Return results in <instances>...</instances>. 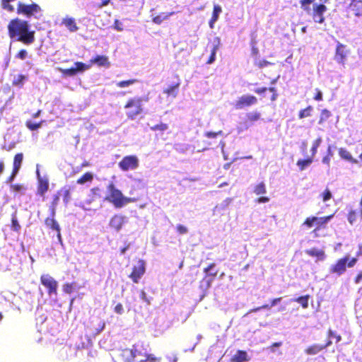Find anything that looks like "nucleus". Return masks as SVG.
I'll use <instances>...</instances> for the list:
<instances>
[{
	"instance_id": "obj_32",
	"label": "nucleus",
	"mask_w": 362,
	"mask_h": 362,
	"mask_svg": "<svg viewBox=\"0 0 362 362\" xmlns=\"http://www.w3.org/2000/svg\"><path fill=\"white\" fill-rule=\"evenodd\" d=\"M59 194H56L53 196L52 200L49 205V209L50 215H52V216L56 215L57 206L59 204Z\"/></svg>"
},
{
	"instance_id": "obj_34",
	"label": "nucleus",
	"mask_w": 362,
	"mask_h": 362,
	"mask_svg": "<svg viewBox=\"0 0 362 362\" xmlns=\"http://www.w3.org/2000/svg\"><path fill=\"white\" fill-rule=\"evenodd\" d=\"M27 79V77L23 74H18L12 81V85L18 88H22L24 81Z\"/></svg>"
},
{
	"instance_id": "obj_62",
	"label": "nucleus",
	"mask_w": 362,
	"mask_h": 362,
	"mask_svg": "<svg viewBox=\"0 0 362 362\" xmlns=\"http://www.w3.org/2000/svg\"><path fill=\"white\" fill-rule=\"evenodd\" d=\"M315 90L316 93L313 97L314 100L317 101H321L322 100V93L321 90H320L319 89H316Z\"/></svg>"
},
{
	"instance_id": "obj_38",
	"label": "nucleus",
	"mask_w": 362,
	"mask_h": 362,
	"mask_svg": "<svg viewBox=\"0 0 362 362\" xmlns=\"http://www.w3.org/2000/svg\"><path fill=\"white\" fill-rule=\"evenodd\" d=\"M313 110V107L311 105H308L305 109L301 110L298 113V117L300 119H303L305 117H308L311 116V112Z\"/></svg>"
},
{
	"instance_id": "obj_4",
	"label": "nucleus",
	"mask_w": 362,
	"mask_h": 362,
	"mask_svg": "<svg viewBox=\"0 0 362 362\" xmlns=\"http://www.w3.org/2000/svg\"><path fill=\"white\" fill-rule=\"evenodd\" d=\"M107 189L109 194L105 199L112 203L115 208H122L132 201L131 198L124 197L112 182L108 184Z\"/></svg>"
},
{
	"instance_id": "obj_43",
	"label": "nucleus",
	"mask_w": 362,
	"mask_h": 362,
	"mask_svg": "<svg viewBox=\"0 0 362 362\" xmlns=\"http://www.w3.org/2000/svg\"><path fill=\"white\" fill-rule=\"evenodd\" d=\"M347 219L351 225H353L357 219V212L355 210H351L347 214Z\"/></svg>"
},
{
	"instance_id": "obj_37",
	"label": "nucleus",
	"mask_w": 362,
	"mask_h": 362,
	"mask_svg": "<svg viewBox=\"0 0 362 362\" xmlns=\"http://www.w3.org/2000/svg\"><path fill=\"white\" fill-rule=\"evenodd\" d=\"M331 112L329 110L327 109H323L320 112V119L318 123L320 124H323L325 122H326L330 117H331Z\"/></svg>"
},
{
	"instance_id": "obj_44",
	"label": "nucleus",
	"mask_w": 362,
	"mask_h": 362,
	"mask_svg": "<svg viewBox=\"0 0 362 362\" xmlns=\"http://www.w3.org/2000/svg\"><path fill=\"white\" fill-rule=\"evenodd\" d=\"M63 201L65 204H67L71 200V187L64 188L63 189Z\"/></svg>"
},
{
	"instance_id": "obj_52",
	"label": "nucleus",
	"mask_w": 362,
	"mask_h": 362,
	"mask_svg": "<svg viewBox=\"0 0 362 362\" xmlns=\"http://www.w3.org/2000/svg\"><path fill=\"white\" fill-rule=\"evenodd\" d=\"M321 197L323 202H327L332 197V195L330 190L327 188L321 194Z\"/></svg>"
},
{
	"instance_id": "obj_53",
	"label": "nucleus",
	"mask_w": 362,
	"mask_h": 362,
	"mask_svg": "<svg viewBox=\"0 0 362 362\" xmlns=\"http://www.w3.org/2000/svg\"><path fill=\"white\" fill-rule=\"evenodd\" d=\"M223 132L218 131L217 132H206L204 133V136L209 139H214L216 138L218 135H222Z\"/></svg>"
},
{
	"instance_id": "obj_29",
	"label": "nucleus",
	"mask_w": 362,
	"mask_h": 362,
	"mask_svg": "<svg viewBox=\"0 0 362 362\" xmlns=\"http://www.w3.org/2000/svg\"><path fill=\"white\" fill-rule=\"evenodd\" d=\"M23 160V154L22 153H16L14 156L13 161V169L19 171Z\"/></svg>"
},
{
	"instance_id": "obj_25",
	"label": "nucleus",
	"mask_w": 362,
	"mask_h": 362,
	"mask_svg": "<svg viewBox=\"0 0 362 362\" xmlns=\"http://www.w3.org/2000/svg\"><path fill=\"white\" fill-rule=\"evenodd\" d=\"M180 85V79L177 78V81L173 85L169 86L167 88L163 90V93L168 96L176 97L178 92V88Z\"/></svg>"
},
{
	"instance_id": "obj_50",
	"label": "nucleus",
	"mask_w": 362,
	"mask_h": 362,
	"mask_svg": "<svg viewBox=\"0 0 362 362\" xmlns=\"http://www.w3.org/2000/svg\"><path fill=\"white\" fill-rule=\"evenodd\" d=\"M327 336L329 337V338H334L335 339V342L336 343H338L341 340V335L339 334H336L334 331H332V329H329L328 332H327Z\"/></svg>"
},
{
	"instance_id": "obj_51",
	"label": "nucleus",
	"mask_w": 362,
	"mask_h": 362,
	"mask_svg": "<svg viewBox=\"0 0 362 362\" xmlns=\"http://www.w3.org/2000/svg\"><path fill=\"white\" fill-rule=\"evenodd\" d=\"M28 55V53L26 49H22L18 51V52L16 54V58L24 60Z\"/></svg>"
},
{
	"instance_id": "obj_36",
	"label": "nucleus",
	"mask_w": 362,
	"mask_h": 362,
	"mask_svg": "<svg viewBox=\"0 0 362 362\" xmlns=\"http://www.w3.org/2000/svg\"><path fill=\"white\" fill-rule=\"evenodd\" d=\"M218 48H219V42L218 41V42L216 44L213 45V47L211 50V54L206 62L207 64H211L215 61L216 52H217V50L218 49Z\"/></svg>"
},
{
	"instance_id": "obj_10",
	"label": "nucleus",
	"mask_w": 362,
	"mask_h": 362,
	"mask_svg": "<svg viewBox=\"0 0 362 362\" xmlns=\"http://www.w3.org/2000/svg\"><path fill=\"white\" fill-rule=\"evenodd\" d=\"M257 103V98L252 95H243L235 103L234 107L236 110H242Z\"/></svg>"
},
{
	"instance_id": "obj_12",
	"label": "nucleus",
	"mask_w": 362,
	"mask_h": 362,
	"mask_svg": "<svg viewBox=\"0 0 362 362\" xmlns=\"http://www.w3.org/2000/svg\"><path fill=\"white\" fill-rule=\"evenodd\" d=\"M327 6L322 4H315L313 6L312 17L315 23L322 24L325 22L324 13L327 11Z\"/></svg>"
},
{
	"instance_id": "obj_27",
	"label": "nucleus",
	"mask_w": 362,
	"mask_h": 362,
	"mask_svg": "<svg viewBox=\"0 0 362 362\" xmlns=\"http://www.w3.org/2000/svg\"><path fill=\"white\" fill-rule=\"evenodd\" d=\"M93 180V174L90 172H86L77 179L76 183L78 185H84L86 183H90Z\"/></svg>"
},
{
	"instance_id": "obj_41",
	"label": "nucleus",
	"mask_w": 362,
	"mask_h": 362,
	"mask_svg": "<svg viewBox=\"0 0 362 362\" xmlns=\"http://www.w3.org/2000/svg\"><path fill=\"white\" fill-rule=\"evenodd\" d=\"M138 81L136 78H131L129 80L121 81L117 83V86L119 88H125L129 86L133 85Z\"/></svg>"
},
{
	"instance_id": "obj_19",
	"label": "nucleus",
	"mask_w": 362,
	"mask_h": 362,
	"mask_svg": "<svg viewBox=\"0 0 362 362\" xmlns=\"http://www.w3.org/2000/svg\"><path fill=\"white\" fill-rule=\"evenodd\" d=\"M62 24L65 25L70 32L74 33L78 30L76 22L72 17L66 16L62 19Z\"/></svg>"
},
{
	"instance_id": "obj_47",
	"label": "nucleus",
	"mask_w": 362,
	"mask_h": 362,
	"mask_svg": "<svg viewBox=\"0 0 362 362\" xmlns=\"http://www.w3.org/2000/svg\"><path fill=\"white\" fill-rule=\"evenodd\" d=\"M105 321L100 320L98 323V327L93 328V332H94L95 334H98L105 329Z\"/></svg>"
},
{
	"instance_id": "obj_30",
	"label": "nucleus",
	"mask_w": 362,
	"mask_h": 362,
	"mask_svg": "<svg viewBox=\"0 0 362 362\" xmlns=\"http://www.w3.org/2000/svg\"><path fill=\"white\" fill-rule=\"evenodd\" d=\"M313 162V157H308L305 159H300L297 161L296 165L299 168L300 170H304L308 166H309Z\"/></svg>"
},
{
	"instance_id": "obj_17",
	"label": "nucleus",
	"mask_w": 362,
	"mask_h": 362,
	"mask_svg": "<svg viewBox=\"0 0 362 362\" xmlns=\"http://www.w3.org/2000/svg\"><path fill=\"white\" fill-rule=\"evenodd\" d=\"M347 53L348 50L346 49V46L338 42L336 47L334 59L338 63L344 64L346 59Z\"/></svg>"
},
{
	"instance_id": "obj_16",
	"label": "nucleus",
	"mask_w": 362,
	"mask_h": 362,
	"mask_svg": "<svg viewBox=\"0 0 362 362\" xmlns=\"http://www.w3.org/2000/svg\"><path fill=\"white\" fill-rule=\"evenodd\" d=\"M55 216L50 215L49 217H47L45 219V224L49 229L54 230L57 232V236L59 242H62V235H61V229L58 222L54 218Z\"/></svg>"
},
{
	"instance_id": "obj_39",
	"label": "nucleus",
	"mask_w": 362,
	"mask_h": 362,
	"mask_svg": "<svg viewBox=\"0 0 362 362\" xmlns=\"http://www.w3.org/2000/svg\"><path fill=\"white\" fill-rule=\"evenodd\" d=\"M63 291L66 293H72L76 289V283H65L62 287Z\"/></svg>"
},
{
	"instance_id": "obj_3",
	"label": "nucleus",
	"mask_w": 362,
	"mask_h": 362,
	"mask_svg": "<svg viewBox=\"0 0 362 362\" xmlns=\"http://www.w3.org/2000/svg\"><path fill=\"white\" fill-rule=\"evenodd\" d=\"M144 101H148V98L133 97L127 100L124 108L129 119L134 120L144 112Z\"/></svg>"
},
{
	"instance_id": "obj_15",
	"label": "nucleus",
	"mask_w": 362,
	"mask_h": 362,
	"mask_svg": "<svg viewBox=\"0 0 362 362\" xmlns=\"http://www.w3.org/2000/svg\"><path fill=\"white\" fill-rule=\"evenodd\" d=\"M126 223V217L122 214H117L113 215L109 222V226L112 229L118 232Z\"/></svg>"
},
{
	"instance_id": "obj_18",
	"label": "nucleus",
	"mask_w": 362,
	"mask_h": 362,
	"mask_svg": "<svg viewBox=\"0 0 362 362\" xmlns=\"http://www.w3.org/2000/svg\"><path fill=\"white\" fill-rule=\"evenodd\" d=\"M250 360L246 351L238 350L230 358V362H248Z\"/></svg>"
},
{
	"instance_id": "obj_1",
	"label": "nucleus",
	"mask_w": 362,
	"mask_h": 362,
	"mask_svg": "<svg viewBox=\"0 0 362 362\" xmlns=\"http://www.w3.org/2000/svg\"><path fill=\"white\" fill-rule=\"evenodd\" d=\"M8 35L12 40L19 41L24 45H31L35 40V30H30L27 21L18 18L11 20L7 26Z\"/></svg>"
},
{
	"instance_id": "obj_5",
	"label": "nucleus",
	"mask_w": 362,
	"mask_h": 362,
	"mask_svg": "<svg viewBox=\"0 0 362 362\" xmlns=\"http://www.w3.org/2000/svg\"><path fill=\"white\" fill-rule=\"evenodd\" d=\"M16 12L18 14H22L26 16L27 18L35 16V18H38L39 16H37L36 15L38 13H41L42 8L36 3L25 4L22 2H18Z\"/></svg>"
},
{
	"instance_id": "obj_28",
	"label": "nucleus",
	"mask_w": 362,
	"mask_h": 362,
	"mask_svg": "<svg viewBox=\"0 0 362 362\" xmlns=\"http://www.w3.org/2000/svg\"><path fill=\"white\" fill-rule=\"evenodd\" d=\"M261 119V114L259 112H250L246 114L245 119L246 122L250 124L259 120Z\"/></svg>"
},
{
	"instance_id": "obj_56",
	"label": "nucleus",
	"mask_w": 362,
	"mask_h": 362,
	"mask_svg": "<svg viewBox=\"0 0 362 362\" xmlns=\"http://www.w3.org/2000/svg\"><path fill=\"white\" fill-rule=\"evenodd\" d=\"M18 172L19 171L12 169L11 175L6 178V182L7 183H11L13 181V180L15 179V177H16V175H18Z\"/></svg>"
},
{
	"instance_id": "obj_45",
	"label": "nucleus",
	"mask_w": 362,
	"mask_h": 362,
	"mask_svg": "<svg viewBox=\"0 0 362 362\" xmlns=\"http://www.w3.org/2000/svg\"><path fill=\"white\" fill-rule=\"evenodd\" d=\"M168 129V125L165 123H160L151 127L152 131L165 132Z\"/></svg>"
},
{
	"instance_id": "obj_33",
	"label": "nucleus",
	"mask_w": 362,
	"mask_h": 362,
	"mask_svg": "<svg viewBox=\"0 0 362 362\" xmlns=\"http://www.w3.org/2000/svg\"><path fill=\"white\" fill-rule=\"evenodd\" d=\"M310 298V295H305L299 296L296 298L293 299L292 300L299 303L303 309H306L308 308V300Z\"/></svg>"
},
{
	"instance_id": "obj_42",
	"label": "nucleus",
	"mask_w": 362,
	"mask_h": 362,
	"mask_svg": "<svg viewBox=\"0 0 362 362\" xmlns=\"http://www.w3.org/2000/svg\"><path fill=\"white\" fill-rule=\"evenodd\" d=\"M322 142L321 138H317L315 139L313 143L311 148V157H314L317 151V148L320 146V144Z\"/></svg>"
},
{
	"instance_id": "obj_21",
	"label": "nucleus",
	"mask_w": 362,
	"mask_h": 362,
	"mask_svg": "<svg viewBox=\"0 0 362 362\" xmlns=\"http://www.w3.org/2000/svg\"><path fill=\"white\" fill-rule=\"evenodd\" d=\"M349 8L354 13L355 16H362V0H351Z\"/></svg>"
},
{
	"instance_id": "obj_2",
	"label": "nucleus",
	"mask_w": 362,
	"mask_h": 362,
	"mask_svg": "<svg viewBox=\"0 0 362 362\" xmlns=\"http://www.w3.org/2000/svg\"><path fill=\"white\" fill-rule=\"evenodd\" d=\"M143 356L135 345L131 349H124L119 351L116 356L117 362H136V358ZM146 358L138 362H160L161 358L153 354H145Z\"/></svg>"
},
{
	"instance_id": "obj_55",
	"label": "nucleus",
	"mask_w": 362,
	"mask_h": 362,
	"mask_svg": "<svg viewBox=\"0 0 362 362\" xmlns=\"http://www.w3.org/2000/svg\"><path fill=\"white\" fill-rule=\"evenodd\" d=\"M176 230H177V232L181 235L185 234L188 232L187 228L181 224H179L176 226Z\"/></svg>"
},
{
	"instance_id": "obj_54",
	"label": "nucleus",
	"mask_w": 362,
	"mask_h": 362,
	"mask_svg": "<svg viewBox=\"0 0 362 362\" xmlns=\"http://www.w3.org/2000/svg\"><path fill=\"white\" fill-rule=\"evenodd\" d=\"M169 14H165L163 16L158 15L153 18V21L156 24H160L163 20L167 19Z\"/></svg>"
},
{
	"instance_id": "obj_31",
	"label": "nucleus",
	"mask_w": 362,
	"mask_h": 362,
	"mask_svg": "<svg viewBox=\"0 0 362 362\" xmlns=\"http://www.w3.org/2000/svg\"><path fill=\"white\" fill-rule=\"evenodd\" d=\"M222 8L219 5H215L213 8V13L211 18L209 21L211 28H213V24L218 20L219 14L221 13Z\"/></svg>"
},
{
	"instance_id": "obj_49",
	"label": "nucleus",
	"mask_w": 362,
	"mask_h": 362,
	"mask_svg": "<svg viewBox=\"0 0 362 362\" xmlns=\"http://www.w3.org/2000/svg\"><path fill=\"white\" fill-rule=\"evenodd\" d=\"M42 122L33 123L30 121H27L25 123L26 127L31 131L37 130L40 127Z\"/></svg>"
},
{
	"instance_id": "obj_58",
	"label": "nucleus",
	"mask_w": 362,
	"mask_h": 362,
	"mask_svg": "<svg viewBox=\"0 0 362 362\" xmlns=\"http://www.w3.org/2000/svg\"><path fill=\"white\" fill-rule=\"evenodd\" d=\"M315 1V0H300L301 8H303L304 10L306 9V6L313 3Z\"/></svg>"
},
{
	"instance_id": "obj_48",
	"label": "nucleus",
	"mask_w": 362,
	"mask_h": 362,
	"mask_svg": "<svg viewBox=\"0 0 362 362\" xmlns=\"http://www.w3.org/2000/svg\"><path fill=\"white\" fill-rule=\"evenodd\" d=\"M62 73L64 76H73L77 74L74 67H71V68L66 69H62Z\"/></svg>"
},
{
	"instance_id": "obj_64",
	"label": "nucleus",
	"mask_w": 362,
	"mask_h": 362,
	"mask_svg": "<svg viewBox=\"0 0 362 362\" xmlns=\"http://www.w3.org/2000/svg\"><path fill=\"white\" fill-rule=\"evenodd\" d=\"M226 206V205H216L213 209L214 214H219Z\"/></svg>"
},
{
	"instance_id": "obj_22",
	"label": "nucleus",
	"mask_w": 362,
	"mask_h": 362,
	"mask_svg": "<svg viewBox=\"0 0 362 362\" xmlns=\"http://www.w3.org/2000/svg\"><path fill=\"white\" fill-rule=\"evenodd\" d=\"M305 253L310 257H315L318 260L322 261L325 259V253L324 250L315 247L305 250Z\"/></svg>"
},
{
	"instance_id": "obj_20",
	"label": "nucleus",
	"mask_w": 362,
	"mask_h": 362,
	"mask_svg": "<svg viewBox=\"0 0 362 362\" xmlns=\"http://www.w3.org/2000/svg\"><path fill=\"white\" fill-rule=\"evenodd\" d=\"M90 64H96L99 66L109 67L110 63L108 57L105 55H96L90 60Z\"/></svg>"
},
{
	"instance_id": "obj_35",
	"label": "nucleus",
	"mask_w": 362,
	"mask_h": 362,
	"mask_svg": "<svg viewBox=\"0 0 362 362\" xmlns=\"http://www.w3.org/2000/svg\"><path fill=\"white\" fill-rule=\"evenodd\" d=\"M253 192L257 195L265 194L267 192L265 184L263 182L257 184L254 187Z\"/></svg>"
},
{
	"instance_id": "obj_60",
	"label": "nucleus",
	"mask_w": 362,
	"mask_h": 362,
	"mask_svg": "<svg viewBox=\"0 0 362 362\" xmlns=\"http://www.w3.org/2000/svg\"><path fill=\"white\" fill-rule=\"evenodd\" d=\"M332 156V153L330 151H329L328 154L322 158V163L329 166V163H330V158H331Z\"/></svg>"
},
{
	"instance_id": "obj_7",
	"label": "nucleus",
	"mask_w": 362,
	"mask_h": 362,
	"mask_svg": "<svg viewBox=\"0 0 362 362\" xmlns=\"http://www.w3.org/2000/svg\"><path fill=\"white\" fill-rule=\"evenodd\" d=\"M146 272V262L144 259H139L136 264L132 267V271L129 277L134 284H138L140 279L144 276Z\"/></svg>"
},
{
	"instance_id": "obj_14",
	"label": "nucleus",
	"mask_w": 362,
	"mask_h": 362,
	"mask_svg": "<svg viewBox=\"0 0 362 362\" xmlns=\"http://www.w3.org/2000/svg\"><path fill=\"white\" fill-rule=\"evenodd\" d=\"M332 344V341L331 340H328L325 344H313L305 349L304 353L308 356L317 355Z\"/></svg>"
},
{
	"instance_id": "obj_11",
	"label": "nucleus",
	"mask_w": 362,
	"mask_h": 362,
	"mask_svg": "<svg viewBox=\"0 0 362 362\" xmlns=\"http://www.w3.org/2000/svg\"><path fill=\"white\" fill-rule=\"evenodd\" d=\"M348 260L349 256L347 255L337 259V262L329 267V272L338 276L342 275L346 271V263Z\"/></svg>"
},
{
	"instance_id": "obj_46",
	"label": "nucleus",
	"mask_w": 362,
	"mask_h": 362,
	"mask_svg": "<svg viewBox=\"0 0 362 362\" xmlns=\"http://www.w3.org/2000/svg\"><path fill=\"white\" fill-rule=\"evenodd\" d=\"M10 187L11 190L14 192H23L26 189L25 187L22 184H13Z\"/></svg>"
},
{
	"instance_id": "obj_24",
	"label": "nucleus",
	"mask_w": 362,
	"mask_h": 362,
	"mask_svg": "<svg viewBox=\"0 0 362 362\" xmlns=\"http://www.w3.org/2000/svg\"><path fill=\"white\" fill-rule=\"evenodd\" d=\"M215 263H211L209 265H208V267L204 269V272L206 274V276L210 277V279L207 281L206 288H209L211 286V282L218 274L217 270L214 271V272L209 273L211 269L215 267Z\"/></svg>"
},
{
	"instance_id": "obj_61",
	"label": "nucleus",
	"mask_w": 362,
	"mask_h": 362,
	"mask_svg": "<svg viewBox=\"0 0 362 362\" xmlns=\"http://www.w3.org/2000/svg\"><path fill=\"white\" fill-rule=\"evenodd\" d=\"M354 281L356 284L362 282V271H360L357 273V274L356 275V276L354 279Z\"/></svg>"
},
{
	"instance_id": "obj_57",
	"label": "nucleus",
	"mask_w": 362,
	"mask_h": 362,
	"mask_svg": "<svg viewBox=\"0 0 362 362\" xmlns=\"http://www.w3.org/2000/svg\"><path fill=\"white\" fill-rule=\"evenodd\" d=\"M114 311L119 315H122L124 313V308L122 303H117L114 308Z\"/></svg>"
},
{
	"instance_id": "obj_9",
	"label": "nucleus",
	"mask_w": 362,
	"mask_h": 362,
	"mask_svg": "<svg viewBox=\"0 0 362 362\" xmlns=\"http://www.w3.org/2000/svg\"><path fill=\"white\" fill-rule=\"evenodd\" d=\"M118 166L123 171L134 170L139 166V159L134 155L124 156L119 162Z\"/></svg>"
},
{
	"instance_id": "obj_63",
	"label": "nucleus",
	"mask_w": 362,
	"mask_h": 362,
	"mask_svg": "<svg viewBox=\"0 0 362 362\" xmlns=\"http://www.w3.org/2000/svg\"><path fill=\"white\" fill-rule=\"evenodd\" d=\"M271 64V63L267 60H262V61H259L257 63H256V65L259 67V68H263L264 66H267L268 65Z\"/></svg>"
},
{
	"instance_id": "obj_6",
	"label": "nucleus",
	"mask_w": 362,
	"mask_h": 362,
	"mask_svg": "<svg viewBox=\"0 0 362 362\" xmlns=\"http://www.w3.org/2000/svg\"><path fill=\"white\" fill-rule=\"evenodd\" d=\"M333 216L334 214L322 217H317L313 216H309L305 219L303 225L308 228L315 226V231L319 230L321 228H325L326 224L333 218Z\"/></svg>"
},
{
	"instance_id": "obj_59",
	"label": "nucleus",
	"mask_w": 362,
	"mask_h": 362,
	"mask_svg": "<svg viewBox=\"0 0 362 362\" xmlns=\"http://www.w3.org/2000/svg\"><path fill=\"white\" fill-rule=\"evenodd\" d=\"M357 262H358V259L356 257H352L351 259L349 258V260L346 263L347 267H349V268L354 267L356 265V264L357 263Z\"/></svg>"
},
{
	"instance_id": "obj_13",
	"label": "nucleus",
	"mask_w": 362,
	"mask_h": 362,
	"mask_svg": "<svg viewBox=\"0 0 362 362\" xmlns=\"http://www.w3.org/2000/svg\"><path fill=\"white\" fill-rule=\"evenodd\" d=\"M37 183L36 194L42 197H45V193L49 189V179L47 177H41L39 171H37Z\"/></svg>"
},
{
	"instance_id": "obj_26",
	"label": "nucleus",
	"mask_w": 362,
	"mask_h": 362,
	"mask_svg": "<svg viewBox=\"0 0 362 362\" xmlns=\"http://www.w3.org/2000/svg\"><path fill=\"white\" fill-rule=\"evenodd\" d=\"M90 199L87 200L88 204L101 197V189L99 187H94L90 189Z\"/></svg>"
},
{
	"instance_id": "obj_23",
	"label": "nucleus",
	"mask_w": 362,
	"mask_h": 362,
	"mask_svg": "<svg viewBox=\"0 0 362 362\" xmlns=\"http://www.w3.org/2000/svg\"><path fill=\"white\" fill-rule=\"evenodd\" d=\"M339 155L341 159L347 160L351 163L356 164L358 163V160L354 158L351 153L346 148H340L339 149Z\"/></svg>"
},
{
	"instance_id": "obj_8",
	"label": "nucleus",
	"mask_w": 362,
	"mask_h": 362,
	"mask_svg": "<svg viewBox=\"0 0 362 362\" xmlns=\"http://www.w3.org/2000/svg\"><path fill=\"white\" fill-rule=\"evenodd\" d=\"M40 283L47 288L49 296L57 295L58 282L49 274L41 275Z\"/></svg>"
},
{
	"instance_id": "obj_40",
	"label": "nucleus",
	"mask_w": 362,
	"mask_h": 362,
	"mask_svg": "<svg viewBox=\"0 0 362 362\" xmlns=\"http://www.w3.org/2000/svg\"><path fill=\"white\" fill-rule=\"evenodd\" d=\"M74 65H75L74 68L77 73L79 71L82 72L86 70H88L90 67V64H86L81 62H76L74 63Z\"/></svg>"
}]
</instances>
